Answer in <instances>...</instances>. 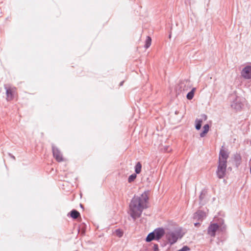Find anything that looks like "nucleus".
Returning a JSON list of instances; mask_svg holds the SVG:
<instances>
[{"mask_svg":"<svg viewBox=\"0 0 251 251\" xmlns=\"http://www.w3.org/2000/svg\"><path fill=\"white\" fill-rule=\"evenodd\" d=\"M250 172H251V168H250Z\"/></svg>","mask_w":251,"mask_h":251,"instance_id":"30","label":"nucleus"},{"mask_svg":"<svg viewBox=\"0 0 251 251\" xmlns=\"http://www.w3.org/2000/svg\"><path fill=\"white\" fill-rule=\"evenodd\" d=\"M189 250L190 249L188 247L184 246L181 249H180L177 251H189Z\"/></svg>","mask_w":251,"mask_h":251,"instance_id":"23","label":"nucleus"},{"mask_svg":"<svg viewBox=\"0 0 251 251\" xmlns=\"http://www.w3.org/2000/svg\"><path fill=\"white\" fill-rule=\"evenodd\" d=\"M228 157V153L222 147L219 153V162L226 163Z\"/></svg>","mask_w":251,"mask_h":251,"instance_id":"5","label":"nucleus"},{"mask_svg":"<svg viewBox=\"0 0 251 251\" xmlns=\"http://www.w3.org/2000/svg\"><path fill=\"white\" fill-rule=\"evenodd\" d=\"M6 99L7 100H11L14 98L15 91L13 88H6Z\"/></svg>","mask_w":251,"mask_h":251,"instance_id":"12","label":"nucleus"},{"mask_svg":"<svg viewBox=\"0 0 251 251\" xmlns=\"http://www.w3.org/2000/svg\"><path fill=\"white\" fill-rule=\"evenodd\" d=\"M115 234L119 237H121L123 235V232L120 229H118L116 230Z\"/></svg>","mask_w":251,"mask_h":251,"instance_id":"20","label":"nucleus"},{"mask_svg":"<svg viewBox=\"0 0 251 251\" xmlns=\"http://www.w3.org/2000/svg\"><path fill=\"white\" fill-rule=\"evenodd\" d=\"M241 75L245 79L251 78V66H247L243 68L241 72Z\"/></svg>","mask_w":251,"mask_h":251,"instance_id":"7","label":"nucleus"},{"mask_svg":"<svg viewBox=\"0 0 251 251\" xmlns=\"http://www.w3.org/2000/svg\"><path fill=\"white\" fill-rule=\"evenodd\" d=\"M180 92L188 91L191 88L190 81L184 80L180 82L178 86Z\"/></svg>","mask_w":251,"mask_h":251,"instance_id":"4","label":"nucleus"},{"mask_svg":"<svg viewBox=\"0 0 251 251\" xmlns=\"http://www.w3.org/2000/svg\"><path fill=\"white\" fill-rule=\"evenodd\" d=\"M52 150L53 156L56 160L58 162L62 161L63 160L62 155L58 149L55 147L54 145H52Z\"/></svg>","mask_w":251,"mask_h":251,"instance_id":"6","label":"nucleus"},{"mask_svg":"<svg viewBox=\"0 0 251 251\" xmlns=\"http://www.w3.org/2000/svg\"><path fill=\"white\" fill-rule=\"evenodd\" d=\"M200 224L199 223H195V226H197L198 225H199Z\"/></svg>","mask_w":251,"mask_h":251,"instance_id":"27","label":"nucleus"},{"mask_svg":"<svg viewBox=\"0 0 251 251\" xmlns=\"http://www.w3.org/2000/svg\"><path fill=\"white\" fill-rule=\"evenodd\" d=\"M226 169V163L219 162L217 175L219 178L221 179L225 177Z\"/></svg>","mask_w":251,"mask_h":251,"instance_id":"3","label":"nucleus"},{"mask_svg":"<svg viewBox=\"0 0 251 251\" xmlns=\"http://www.w3.org/2000/svg\"><path fill=\"white\" fill-rule=\"evenodd\" d=\"M142 168V165L139 162H138L135 167V172L136 174H139L141 172Z\"/></svg>","mask_w":251,"mask_h":251,"instance_id":"17","label":"nucleus"},{"mask_svg":"<svg viewBox=\"0 0 251 251\" xmlns=\"http://www.w3.org/2000/svg\"><path fill=\"white\" fill-rule=\"evenodd\" d=\"M195 90H196V88H193L192 89V90L187 94L186 97H187V98L188 100H191L193 98L194 95V92H195Z\"/></svg>","mask_w":251,"mask_h":251,"instance_id":"14","label":"nucleus"},{"mask_svg":"<svg viewBox=\"0 0 251 251\" xmlns=\"http://www.w3.org/2000/svg\"><path fill=\"white\" fill-rule=\"evenodd\" d=\"M123 83H124V81H122V82L120 83V86L123 85Z\"/></svg>","mask_w":251,"mask_h":251,"instance_id":"28","label":"nucleus"},{"mask_svg":"<svg viewBox=\"0 0 251 251\" xmlns=\"http://www.w3.org/2000/svg\"><path fill=\"white\" fill-rule=\"evenodd\" d=\"M219 226L217 224H213L208 227L207 233L211 236H215L216 231L219 228Z\"/></svg>","mask_w":251,"mask_h":251,"instance_id":"8","label":"nucleus"},{"mask_svg":"<svg viewBox=\"0 0 251 251\" xmlns=\"http://www.w3.org/2000/svg\"><path fill=\"white\" fill-rule=\"evenodd\" d=\"M153 233H154L156 240L160 239L165 234L164 230L163 228H158L155 229Z\"/></svg>","mask_w":251,"mask_h":251,"instance_id":"9","label":"nucleus"},{"mask_svg":"<svg viewBox=\"0 0 251 251\" xmlns=\"http://www.w3.org/2000/svg\"><path fill=\"white\" fill-rule=\"evenodd\" d=\"M203 130H205L208 132L209 129V126L208 124L205 125L203 127Z\"/></svg>","mask_w":251,"mask_h":251,"instance_id":"22","label":"nucleus"},{"mask_svg":"<svg viewBox=\"0 0 251 251\" xmlns=\"http://www.w3.org/2000/svg\"><path fill=\"white\" fill-rule=\"evenodd\" d=\"M13 158L15 159V157L14 156H12Z\"/></svg>","mask_w":251,"mask_h":251,"instance_id":"29","label":"nucleus"},{"mask_svg":"<svg viewBox=\"0 0 251 251\" xmlns=\"http://www.w3.org/2000/svg\"><path fill=\"white\" fill-rule=\"evenodd\" d=\"M151 39L150 37L148 36L146 41L145 48H148L151 45Z\"/></svg>","mask_w":251,"mask_h":251,"instance_id":"18","label":"nucleus"},{"mask_svg":"<svg viewBox=\"0 0 251 251\" xmlns=\"http://www.w3.org/2000/svg\"><path fill=\"white\" fill-rule=\"evenodd\" d=\"M235 160L236 162V163H239L240 161L241 160V157H240V155H239V154L235 155Z\"/></svg>","mask_w":251,"mask_h":251,"instance_id":"21","label":"nucleus"},{"mask_svg":"<svg viewBox=\"0 0 251 251\" xmlns=\"http://www.w3.org/2000/svg\"><path fill=\"white\" fill-rule=\"evenodd\" d=\"M205 217L206 213L202 211H198L194 215V218L199 221H202Z\"/></svg>","mask_w":251,"mask_h":251,"instance_id":"11","label":"nucleus"},{"mask_svg":"<svg viewBox=\"0 0 251 251\" xmlns=\"http://www.w3.org/2000/svg\"><path fill=\"white\" fill-rule=\"evenodd\" d=\"M153 240H156L155 235L154 233L153 232L150 233L149 234V235L147 236L146 238V241L147 242H150Z\"/></svg>","mask_w":251,"mask_h":251,"instance_id":"13","label":"nucleus"},{"mask_svg":"<svg viewBox=\"0 0 251 251\" xmlns=\"http://www.w3.org/2000/svg\"><path fill=\"white\" fill-rule=\"evenodd\" d=\"M136 175L135 174H133L131 175H130L128 178V182L130 183L133 181L136 178Z\"/></svg>","mask_w":251,"mask_h":251,"instance_id":"19","label":"nucleus"},{"mask_svg":"<svg viewBox=\"0 0 251 251\" xmlns=\"http://www.w3.org/2000/svg\"><path fill=\"white\" fill-rule=\"evenodd\" d=\"M207 119V116L205 114H202L201 115V118L197 119L195 121V123H198L201 125L203 121H205Z\"/></svg>","mask_w":251,"mask_h":251,"instance_id":"15","label":"nucleus"},{"mask_svg":"<svg viewBox=\"0 0 251 251\" xmlns=\"http://www.w3.org/2000/svg\"><path fill=\"white\" fill-rule=\"evenodd\" d=\"M154 250H156V249H158V246L157 245H154Z\"/></svg>","mask_w":251,"mask_h":251,"instance_id":"26","label":"nucleus"},{"mask_svg":"<svg viewBox=\"0 0 251 251\" xmlns=\"http://www.w3.org/2000/svg\"><path fill=\"white\" fill-rule=\"evenodd\" d=\"M149 191H145L140 196H134L129 205L128 213L135 220L139 218L144 209L148 208Z\"/></svg>","mask_w":251,"mask_h":251,"instance_id":"1","label":"nucleus"},{"mask_svg":"<svg viewBox=\"0 0 251 251\" xmlns=\"http://www.w3.org/2000/svg\"><path fill=\"white\" fill-rule=\"evenodd\" d=\"M243 104L240 101V100L236 98L235 100H234L231 104V107L236 109V110H239L241 109L242 106Z\"/></svg>","mask_w":251,"mask_h":251,"instance_id":"10","label":"nucleus"},{"mask_svg":"<svg viewBox=\"0 0 251 251\" xmlns=\"http://www.w3.org/2000/svg\"><path fill=\"white\" fill-rule=\"evenodd\" d=\"M80 216L79 213L76 210H73L71 212V216L74 219H76Z\"/></svg>","mask_w":251,"mask_h":251,"instance_id":"16","label":"nucleus"},{"mask_svg":"<svg viewBox=\"0 0 251 251\" xmlns=\"http://www.w3.org/2000/svg\"><path fill=\"white\" fill-rule=\"evenodd\" d=\"M183 234H182L181 230L180 228L168 232L166 234V238L171 245L175 243L178 239L181 238Z\"/></svg>","mask_w":251,"mask_h":251,"instance_id":"2","label":"nucleus"},{"mask_svg":"<svg viewBox=\"0 0 251 251\" xmlns=\"http://www.w3.org/2000/svg\"><path fill=\"white\" fill-rule=\"evenodd\" d=\"M207 133V131H205V130H203V131L201 133L200 136L201 137H203Z\"/></svg>","mask_w":251,"mask_h":251,"instance_id":"25","label":"nucleus"},{"mask_svg":"<svg viewBox=\"0 0 251 251\" xmlns=\"http://www.w3.org/2000/svg\"><path fill=\"white\" fill-rule=\"evenodd\" d=\"M201 124L196 123V128L197 130H199L201 129Z\"/></svg>","mask_w":251,"mask_h":251,"instance_id":"24","label":"nucleus"}]
</instances>
